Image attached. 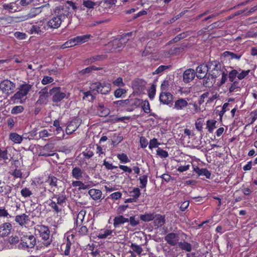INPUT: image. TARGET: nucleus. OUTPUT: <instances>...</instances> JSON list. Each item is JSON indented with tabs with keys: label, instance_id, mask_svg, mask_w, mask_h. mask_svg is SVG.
I'll return each instance as SVG.
<instances>
[{
	"label": "nucleus",
	"instance_id": "f257e3e1",
	"mask_svg": "<svg viewBox=\"0 0 257 257\" xmlns=\"http://www.w3.org/2000/svg\"><path fill=\"white\" fill-rule=\"evenodd\" d=\"M54 16L46 22L48 30L59 28L64 20L69 14V8L59 6L56 7L53 11Z\"/></svg>",
	"mask_w": 257,
	"mask_h": 257
},
{
	"label": "nucleus",
	"instance_id": "f03ea898",
	"mask_svg": "<svg viewBox=\"0 0 257 257\" xmlns=\"http://www.w3.org/2000/svg\"><path fill=\"white\" fill-rule=\"evenodd\" d=\"M90 90L97 93L106 94L111 90V85L109 83L103 82H96L92 83L90 86Z\"/></svg>",
	"mask_w": 257,
	"mask_h": 257
},
{
	"label": "nucleus",
	"instance_id": "7ed1b4c3",
	"mask_svg": "<svg viewBox=\"0 0 257 257\" xmlns=\"http://www.w3.org/2000/svg\"><path fill=\"white\" fill-rule=\"evenodd\" d=\"M21 244L23 249L32 248L36 244V238L30 233L22 234L21 237Z\"/></svg>",
	"mask_w": 257,
	"mask_h": 257
},
{
	"label": "nucleus",
	"instance_id": "20e7f679",
	"mask_svg": "<svg viewBox=\"0 0 257 257\" xmlns=\"http://www.w3.org/2000/svg\"><path fill=\"white\" fill-rule=\"evenodd\" d=\"M47 30H48V28L46 22L45 20H42L33 25L30 29V32L31 34L42 35Z\"/></svg>",
	"mask_w": 257,
	"mask_h": 257
},
{
	"label": "nucleus",
	"instance_id": "39448f33",
	"mask_svg": "<svg viewBox=\"0 0 257 257\" xmlns=\"http://www.w3.org/2000/svg\"><path fill=\"white\" fill-rule=\"evenodd\" d=\"M50 95L52 96V101L54 102H60L64 98H68L69 97V93L67 95L61 91L60 87H54L50 89Z\"/></svg>",
	"mask_w": 257,
	"mask_h": 257
},
{
	"label": "nucleus",
	"instance_id": "423d86ee",
	"mask_svg": "<svg viewBox=\"0 0 257 257\" xmlns=\"http://www.w3.org/2000/svg\"><path fill=\"white\" fill-rule=\"evenodd\" d=\"M71 176L75 180H83L89 179V176L86 174L84 170L79 167H73L71 173Z\"/></svg>",
	"mask_w": 257,
	"mask_h": 257
},
{
	"label": "nucleus",
	"instance_id": "0eeeda50",
	"mask_svg": "<svg viewBox=\"0 0 257 257\" xmlns=\"http://www.w3.org/2000/svg\"><path fill=\"white\" fill-rule=\"evenodd\" d=\"M15 86L14 83L8 79L2 81L0 83V89L3 93L6 94L12 93L14 91Z\"/></svg>",
	"mask_w": 257,
	"mask_h": 257
},
{
	"label": "nucleus",
	"instance_id": "6e6552de",
	"mask_svg": "<svg viewBox=\"0 0 257 257\" xmlns=\"http://www.w3.org/2000/svg\"><path fill=\"white\" fill-rule=\"evenodd\" d=\"M35 230L39 233L40 236L44 240H48L49 239L50 230L47 226L43 225H37L35 227Z\"/></svg>",
	"mask_w": 257,
	"mask_h": 257
},
{
	"label": "nucleus",
	"instance_id": "1a4fd4ad",
	"mask_svg": "<svg viewBox=\"0 0 257 257\" xmlns=\"http://www.w3.org/2000/svg\"><path fill=\"white\" fill-rule=\"evenodd\" d=\"M164 239L170 245L175 246L179 242V236L178 233L171 232L165 236Z\"/></svg>",
	"mask_w": 257,
	"mask_h": 257
},
{
	"label": "nucleus",
	"instance_id": "9d476101",
	"mask_svg": "<svg viewBox=\"0 0 257 257\" xmlns=\"http://www.w3.org/2000/svg\"><path fill=\"white\" fill-rule=\"evenodd\" d=\"M159 99L161 102L169 105H173V96L168 92H162L160 94Z\"/></svg>",
	"mask_w": 257,
	"mask_h": 257
},
{
	"label": "nucleus",
	"instance_id": "9b49d317",
	"mask_svg": "<svg viewBox=\"0 0 257 257\" xmlns=\"http://www.w3.org/2000/svg\"><path fill=\"white\" fill-rule=\"evenodd\" d=\"M80 124V120L78 118H75L72 120L68 124L66 128V133L67 134H71L75 132L79 126Z\"/></svg>",
	"mask_w": 257,
	"mask_h": 257
},
{
	"label": "nucleus",
	"instance_id": "f8f14e48",
	"mask_svg": "<svg viewBox=\"0 0 257 257\" xmlns=\"http://www.w3.org/2000/svg\"><path fill=\"white\" fill-rule=\"evenodd\" d=\"M196 71V75L198 78L202 79V78L205 77L207 73L209 72L207 64H200L197 67Z\"/></svg>",
	"mask_w": 257,
	"mask_h": 257
},
{
	"label": "nucleus",
	"instance_id": "ddd939ff",
	"mask_svg": "<svg viewBox=\"0 0 257 257\" xmlns=\"http://www.w3.org/2000/svg\"><path fill=\"white\" fill-rule=\"evenodd\" d=\"M188 105V102L186 99L179 98L175 101L173 108L177 110H183L187 108Z\"/></svg>",
	"mask_w": 257,
	"mask_h": 257
},
{
	"label": "nucleus",
	"instance_id": "4468645a",
	"mask_svg": "<svg viewBox=\"0 0 257 257\" xmlns=\"http://www.w3.org/2000/svg\"><path fill=\"white\" fill-rule=\"evenodd\" d=\"M196 75L195 71L194 69L189 68L186 70L183 74V80L185 83H189L192 81Z\"/></svg>",
	"mask_w": 257,
	"mask_h": 257
},
{
	"label": "nucleus",
	"instance_id": "2eb2a0df",
	"mask_svg": "<svg viewBox=\"0 0 257 257\" xmlns=\"http://www.w3.org/2000/svg\"><path fill=\"white\" fill-rule=\"evenodd\" d=\"M39 98L37 101L38 104H42L46 102L47 98L50 95V90L49 91H48L47 87H45L42 89L39 92Z\"/></svg>",
	"mask_w": 257,
	"mask_h": 257
},
{
	"label": "nucleus",
	"instance_id": "dca6fc26",
	"mask_svg": "<svg viewBox=\"0 0 257 257\" xmlns=\"http://www.w3.org/2000/svg\"><path fill=\"white\" fill-rule=\"evenodd\" d=\"M12 225L10 222H5L0 225V237L8 236L11 232Z\"/></svg>",
	"mask_w": 257,
	"mask_h": 257
},
{
	"label": "nucleus",
	"instance_id": "f3484780",
	"mask_svg": "<svg viewBox=\"0 0 257 257\" xmlns=\"http://www.w3.org/2000/svg\"><path fill=\"white\" fill-rule=\"evenodd\" d=\"M15 221L20 226H24L28 223L29 217L25 213L18 215L15 216Z\"/></svg>",
	"mask_w": 257,
	"mask_h": 257
},
{
	"label": "nucleus",
	"instance_id": "a211bd4d",
	"mask_svg": "<svg viewBox=\"0 0 257 257\" xmlns=\"http://www.w3.org/2000/svg\"><path fill=\"white\" fill-rule=\"evenodd\" d=\"M114 233L115 234V232L113 230L110 229L108 228H104L99 230L97 232V236L100 239L106 238L109 235L113 236L112 233Z\"/></svg>",
	"mask_w": 257,
	"mask_h": 257
},
{
	"label": "nucleus",
	"instance_id": "6ab92c4d",
	"mask_svg": "<svg viewBox=\"0 0 257 257\" xmlns=\"http://www.w3.org/2000/svg\"><path fill=\"white\" fill-rule=\"evenodd\" d=\"M132 34L133 32H130L123 35L119 40H115L113 41V44L114 45H116L118 48L122 47L123 45L129 40L128 37Z\"/></svg>",
	"mask_w": 257,
	"mask_h": 257
},
{
	"label": "nucleus",
	"instance_id": "aec40b11",
	"mask_svg": "<svg viewBox=\"0 0 257 257\" xmlns=\"http://www.w3.org/2000/svg\"><path fill=\"white\" fill-rule=\"evenodd\" d=\"M45 7L49 8V4L48 3L39 7L32 8L28 14V17L30 18H33L36 17L40 14L42 12V9Z\"/></svg>",
	"mask_w": 257,
	"mask_h": 257
},
{
	"label": "nucleus",
	"instance_id": "412c9836",
	"mask_svg": "<svg viewBox=\"0 0 257 257\" xmlns=\"http://www.w3.org/2000/svg\"><path fill=\"white\" fill-rule=\"evenodd\" d=\"M227 83V88L228 89L229 93L239 92L240 90V84L238 81L230 82Z\"/></svg>",
	"mask_w": 257,
	"mask_h": 257
},
{
	"label": "nucleus",
	"instance_id": "4be33fe9",
	"mask_svg": "<svg viewBox=\"0 0 257 257\" xmlns=\"http://www.w3.org/2000/svg\"><path fill=\"white\" fill-rule=\"evenodd\" d=\"M154 226L157 228L162 227L165 223V216L161 214L154 215Z\"/></svg>",
	"mask_w": 257,
	"mask_h": 257
},
{
	"label": "nucleus",
	"instance_id": "5701e85b",
	"mask_svg": "<svg viewBox=\"0 0 257 257\" xmlns=\"http://www.w3.org/2000/svg\"><path fill=\"white\" fill-rule=\"evenodd\" d=\"M207 64L209 72L215 70L221 69L222 67V64L216 60H210Z\"/></svg>",
	"mask_w": 257,
	"mask_h": 257
},
{
	"label": "nucleus",
	"instance_id": "b1692460",
	"mask_svg": "<svg viewBox=\"0 0 257 257\" xmlns=\"http://www.w3.org/2000/svg\"><path fill=\"white\" fill-rule=\"evenodd\" d=\"M194 171L197 173L199 176H204L207 179H209L211 177V174L207 169L199 168L196 166L194 168Z\"/></svg>",
	"mask_w": 257,
	"mask_h": 257
},
{
	"label": "nucleus",
	"instance_id": "393cba45",
	"mask_svg": "<svg viewBox=\"0 0 257 257\" xmlns=\"http://www.w3.org/2000/svg\"><path fill=\"white\" fill-rule=\"evenodd\" d=\"M128 222V218H125L122 215H119L114 217L113 219V226L115 228H116L120 225Z\"/></svg>",
	"mask_w": 257,
	"mask_h": 257
},
{
	"label": "nucleus",
	"instance_id": "a878e982",
	"mask_svg": "<svg viewBox=\"0 0 257 257\" xmlns=\"http://www.w3.org/2000/svg\"><path fill=\"white\" fill-rule=\"evenodd\" d=\"M88 194L94 200L100 199L102 196L101 190L96 189H91L88 191Z\"/></svg>",
	"mask_w": 257,
	"mask_h": 257
},
{
	"label": "nucleus",
	"instance_id": "bb28decb",
	"mask_svg": "<svg viewBox=\"0 0 257 257\" xmlns=\"http://www.w3.org/2000/svg\"><path fill=\"white\" fill-rule=\"evenodd\" d=\"M127 106H131L133 109L139 107L142 104V100L138 98L127 99Z\"/></svg>",
	"mask_w": 257,
	"mask_h": 257
},
{
	"label": "nucleus",
	"instance_id": "cd10ccee",
	"mask_svg": "<svg viewBox=\"0 0 257 257\" xmlns=\"http://www.w3.org/2000/svg\"><path fill=\"white\" fill-rule=\"evenodd\" d=\"M25 96H26V95L23 94L21 91L19 90V91L17 92L12 97V100L15 102H20L22 103L23 102V100H25L24 97Z\"/></svg>",
	"mask_w": 257,
	"mask_h": 257
},
{
	"label": "nucleus",
	"instance_id": "c85d7f7f",
	"mask_svg": "<svg viewBox=\"0 0 257 257\" xmlns=\"http://www.w3.org/2000/svg\"><path fill=\"white\" fill-rule=\"evenodd\" d=\"M225 57H230L231 59L239 60L242 56V53H235L230 51H225L223 53Z\"/></svg>",
	"mask_w": 257,
	"mask_h": 257
},
{
	"label": "nucleus",
	"instance_id": "c756f323",
	"mask_svg": "<svg viewBox=\"0 0 257 257\" xmlns=\"http://www.w3.org/2000/svg\"><path fill=\"white\" fill-rule=\"evenodd\" d=\"M203 79V84L204 86L210 87L213 85L215 81L208 74V76L206 75L205 77L202 78Z\"/></svg>",
	"mask_w": 257,
	"mask_h": 257
},
{
	"label": "nucleus",
	"instance_id": "7c9ffc66",
	"mask_svg": "<svg viewBox=\"0 0 257 257\" xmlns=\"http://www.w3.org/2000/svg\"><path fill=\"white\" fill-rule=\"evenodd\" d=\"M54 198L57 199V204L60 206H62L63 204L66 203L67 200V197L64 194H60L58 195L54 194L52 198Z\"/></svg>",
	"mask_w": 257,
	"mask_h": 257
},
{
	"label": "nucleus",
	"instance_id": "2f4dec72",
	"mask_svg": "<svg viewBox=\"0 0 257 257\" xmlns=\"http://www.w3.org/2000/svg\"><path fill=\"white\" fill-rule=\"evenodd\" d=\"M90 35L86 34L82 36H79L74 37L76 40L77 45L83 44L89 40L90 37Z\"/></svg>",
	"mask_w": 257,
	"mask_h": 257
},
{
	"label": "nucleus",
	"instance_id": "473e14b6",
	"mask_svg": "<svg viewBox=\"0 0 257 257\" xmlns=\"http://www.w3.org/2000/svg\"><path fill=\"white\" fill-rule=\"evenodd\" d=\"M32 86V84L25 83L20 86L19 90L26 96L31 90Z\"/></svg>",
	"mask_w": 257,
	"mask_h": 257
},
{
	"label": "nucleus",
	"instance_id": "72a5a7b5",
	"mask_svg": "<svg viewBox=\"0 0 257 257\" xmlns=\"http://www.w3.org/2000/svg\"><path fill=\"white\" fill-rule=\"evenodd\" d=\"M99 68H97L94 66H89L79 72L80 75H85L87 76L91 73L93 71L99 70Z\"/></svg>",
	"mask_w": 257,
	"mask_h": 257
},
{
	"label": "nucleus",
	"instance_id": "f704fd0d",
	"mask_svg": "<svg viewBox=\"0 0 257 257\" xmlns=\"http://www.w3.org/2000/svg\"><path fill=\"white\" fill-rule=\"evenodd\" d=\"M179 247L183 250L190 252L192 250V245L190 243L185 242L181 241L178 243Z\"/></svg>",
	"mask_w": 257,
	"mask_h": 257
},
{
	"label": "nucleus",
	"instance_id": "c9c22d12",
	"mask_svg": "<svg viewBox=\"0 0 257 257\" xmlns=\"http://www.w3.org/2000/svg\"><path fill=\"white\" fill-rule=\"evenodd\" d=\"M49 149V145H45L44 147L41 150L39 153V156H44L45 157L52 156L54 155V153H51V152H48V150Z\"/></svg>",
	"mask_w": 257,
	"mask_h": 257
},
{
	"label": "nucleus",
	"instance_id": "e433bc0d",
	"mask_svg": "<svg viewBox=\"0 0 257 257\" xmlns=\"http://www.w3.org/2000/svg\"><path fill=\"white\" fill-rule=\"evenodd\" d=\"M217 121L213 119L208 120L206 123V128L208 130V131L212 133H213L214 130L216 128V124Z\"/></svg>",
	"mask_w": 257,
	"mask_h": 257
},
{
	"label": "nucleus",
	"instance_id": "4c0bfd02",
	"mask_svg": "<svg viewBox=\"0 0 257 257\" xmlns=\"http://www.w3.org/2000/svg\"><path fill=\"white\" fill-rule=\"evenodd\" d=\"M141 195L140 190L139 188L135 187L132 190L129 191V196L135 200L138 199Z\"/></svg>",
	"mask_w": 257,
	"mask_h": 257
},
{
	"label": "nucleus",
	"instance_id": "58836bf2",
	"mask_svg": "<svg viewBox=\"0 0 257 257\" xmlns=\"http://www.w3.org/2000/svg\"><path fill=\"white\" fill-rule=\"evenodd\" d=\"M9 160L8 156V151L7 150H2L0 149V165H3L7 163V160Z\"/></svg>",
	"mask_w": 257,
	"mask_h": 257
},
{
	"label": "nucleus",
	"instance_id": "ea45409f",
	"mask_svg": "<svg viewBox=\"0 0 257 257\" xmlns=\"http://www.w3.org/2000/svg\"><path fill=\"white\" fill-rule=\"evenodd\" d=\"M10 139L15 143L19 144L22 141V137L17 133H11L9 137Z\"/></svg>",
	"mask_w": 257,
	"mask_h": 257
},
{
	"label": "nucleus",
	"instance_id": "a19ab883",
	"mask_svg": "<svg viewBox=\"0 0 257 257\" xmlns=\"http://www.w3.org/2000/svg\"><path fill=\"white\" fill-rule=\"evenodd\" d=\"M58 179L55 176H49L46 182L49 184L51 188L53 187H56L57 186V183Z\"/></svg>",
	"mask_w": 257,
	"mask_h": 257
},
{
	"label": "nucleus",
	"instance_id": "79ce46f5",
	"mask_svg": "<svg viewBox=\"0 0 257 257\" xmlns=\"http://www.w3.org/2000/svg\"><path fill=\"white\" fill-rule=\"evenodd\" d=\"M83 6L85 8L89 9H94L96 6H98L97 3L91 1L90 0H83Z\"/></svg>",
	"mask_w": 257,
	"mask_h": 257
},
{
	"label": "nucleus",
	"instance_id": "37998d69",
	"mask_svg": "<svg viewBox=\"0 0 257 257\" xmlns=\"http://www.w3.org/2000/svg\"><path fill=\"white\" fill-rule=\"evenodd\" d=\"M238 73V70L232 69L228 72V78L230 82L238 81L235 80L236 78H237V74Z\"/></svg>",
	"mask_w": 257,
	"mask_h": 257
},
{
	"label": "nucleus",
	"instance_id": "c03bdc74",
	"mask_svg": "<svg viewBox=\"0 0 257 257\" xmlns=\"http://www.w3.org/2000/svg\"><path fill=\"white\" fill-rule=\"evenodd\" d=\"M81 224L76 225V230L78 233L82 235H86L88 233V228L85 225L81 226Z\"/></svg>",
	"mask_w": 257,
	"mask_h": 257
},
{
	"label": "nucleus",
	"instance_id": "a18cd8bd",
	"mask_svg": "<svg viewBox=\"0 0 257 257\" xmlns=\"http://www.w3.org/2000/svg\"><path fill=\"white\" fill-rule=\"evenodd\" d=\"M140 218L143 221L149 222L154 219V214L153 213H146L142 214L140 216Z\"/></svg>",
	"mask_w": 257,
	"mask_h": 257
},
{
	"label": "nucleus",
	"instance_id": "49530a36",
	"mask_svg": "<svg viewBox=\"0 0 257 257\" xmlns=\"http://www.w3.org/2000/svg\"><path fill=\"white\" fill-rule=\"evenodd\" d=\"M139 180L140 183V187L142 189L145 188L148 183V175H144L140 176L139 178Z\"/></svg>",
	"mask_w": 257,
	"mask_h": 257
},
{
	"label": "nucleus",
	"instance_id": "de8ad7c7",
	"mask_svg": "<svg viewBox=\"0 0 257 257\" xmlns=\"http://www.w3.org/2000/svg\"><path fill=\"white\" fill-rule=\"evenodd\" d=\"M49 206L51 207L52 209H53L54 211L56 213H58L61 210V208L59 207L60 205L57 204V202L55 201L50 200L48 203Z\"/></svg>",
	"mask_w": 257,
	"mask_h": 257
},
{
	"label": "nucleus",
	"instance_id": "09e8293b",
	"mask_svg": "<svg viewBox=\"0 0 257 257\" xmlns=\"http://www.w3.org/2000/svg\"><path fill=\"white\" fill-rule=\"evenodd\" d=\"M238 73L237 74L238 80H242L248 75L250 71V70H243L239 68L238 70Z\"/></svg>",
	"mask_w": 257,
	"mask_h": 257
},
{
	"label": "nucleus",
	"instance_id": "8fccbe9b",
	"mask_svg": "<svg viewBox=\"0 0 257 257\" xmlns=\"http://www.w3.org/2000/svg\"><path fill=\"white\" fill-rule=\"evenodd\" d=\"M86 212L84 210H81L77 214L76 218V225L81 224L84 220Z\"/></svg>",
	"mask_w": 257,
	"mask_h": 257
},
{
	"label": "nucleus",
	"instance_id": "3c124183",
	"mask_svg": "<svg viewBox=\"0 0 257 257\" xmlns=\"http://www.w3.org/2000/svg\"><path fill=\"white\" fill-rule=\"evenodd\" d=\"M116 156L121 163H127L130 162L127 156L124 153L118 154Z\"/></svg>",
	"mask_w": 257,
	"mask_h": 257
},
{
	"label": "nucleus",
	"instance_id": "603ef678",
	"mask_svg": "<svg viewBox=\"0 0 257 257\" xmlns=\"http://www.w3.org/2000/svg\"><path fill=\"white\" fill-rule=\"evenodd\" d=\"M130 247L133 250V252H136L139 255H140L143 251L142 247L140 245L135 243H131Z\"/></svg>",
	"mask_w": 257,
	"mask_h": 257
},
{
	"label": "nucleus",
	"instance_id": "864d4df0",
	"mask_svg": "<svg viewBox=\"0 0 257 257\" xmlns=\"http://www.w3.org/2000/svg\"><path fill=\"white\" fill-rule=\"evenodd\" d=\"M223 71L221 68L209 72L208 74L215 81V79L217 77L219 76L223 73Z\"/></svg>",
	"mask_w": 257,
	"mask_h": 257
},
{
	"label": "nucleus",
	"instance_id": "5fc2aeb1",
	"mask_svg": "<svg viewBox=\"0 0 257 257\" xmlns=\"http://www.w3.org/2000/svg\"><path fill=\"white\" fill-rule=\"evenodd\" d=\"M21 194L23 197L27 198L30 197L32 194V192L29 188L25 187L21 190Z\"/></svg>",
	"mask_w": 257,
	"mask_h": 257
},
{
	"label": "nucleus",
	"instance_id": "6e6d98bb",
	"mask_svg": "<svg viewBox=\"0 0 257 257\" xmlns=\"http://www.w3.org/2000/svg\"><path fill=\"white\" fill-rule=\"evenodd\" d=\"M126 91L124 89L118 88L114 92V95L116 98L121 97L123 94L126 93Z\"/></svg>",
	"mask_w": 257,
	"mask_h": 257
},
{
	"label": "nucleus",
	"instance_id": "4d7b16f0",
	"mask_svg": "<svg viewBox=\"0 0 257 257\" xmlns=\"http://www.w3.org/2000/svg\"><path fill=\"white\" fill-rule=\"evenodd\" d=\"M128 222H130V224L132 226L135 227L140 223V220L133 216H131L130 218H128Z\"/></svg>",
	"mask_w": 257,
	"mask_h": 257
},
{
	"label": "nucleus",
	"instance_id": "13d9d810",
	"mask_svg": "<svg viewBox=\"0 0 257 257\" xmlns=\"http://www.w3.org/2000/svg\"><path fill=\"white\" fill-rule=\"evenodd\" d=\"M160 145L156 138H154L150 141L149 148L152 150L153 148L158 147Z\"/></svg>",
	"mask_w": 257,
	"mask_h": 257
},
{
	"label": "nucleus",
	"instance_id": "bf43d9fd",
	"mask_svg": "<svg viewBox=\"0 0 257 257\" xmlns=\"http://www.w3.org/2000/svg\"><path fill=\"white\" fill-rule=\"evenodd\" d=\"M157 155L162 158H166L168 157V152L160 148H158L157 150Z\"/></svg>",
	"mask_w": 257,
	"mask_h": 257
},
{
	"label": "nucleus",
	"instance_id": "052dcab7",
	"mask_svg": "<svg viewBox=\"0 0 257 257\" xmlns=\"http://www.w3.org/2000/svg\"><path fill=\"white\" fill-rule=\"evenodd\" d=\"M112 83L114 86L117 87H123L124 86V83L121 77H118L113 81Z\"/></svg>",
	"mask_w": 257,
	"mask_h": 257
},
{
	"label": "nucleus",
	"instance_id": "680f3d73",
	"mask_svg": "<svg viewBox=\"0 0 257 257\" xmlns=\"http://www.w3.org/2000/svg\"><path fill=\"white\" fill-rule=\"evenodd\" d=\"M54 79L52 77L45 76L42 79L41 83L43 85H47L48 84L52 83Z\"/></svg>",
	"mask_w": 257,
	"mask_h": 257
},
{
	"label": "nucleus",
	"instance_id": "e2e57ef3",
	"mask_svg": "<svg viewBox=\"0 0 257 257\" xmlns=\"http://www.w3.org/2000/svg\"><path fill=\"white\" fill-rule=\"evenodd\" d=\"M84 96L83 99H87L88 101H92L94 99V96L90 91L82 92Z\"/></svg>",
	"mask_w": 257,
	"mask_h": 257
},
{
	"label": "nucleus",
	"instance_id": "0e129e2a",
	"mask_svg": "<svg viewBox=\"0 0 257 257\" xmlns=\"http://www.w3.org/2000/svg\"><path fill=\"white\" fill-rule=\"evenodd\" d=\"M23 110L24 107L22 106H16L12 108L11 113L16 114L22 112Z\"/></svg>",
	"mask_w": 257,
	"mask_h": 257
},
{
	"label": "nucleus",
	"instance_id": "69168bd1",
	"mask_svg": "<svg viewBox=\"0 0 257 257\" xmlns=\"http://www.w3.org/2000/svg\"><path fill=\"white\" fill-rule=\"evenodd\" d=\"M169 66L161 65L153 72V74H161L164 70L169 68Z\"/></svg>",
	"mask_w": 257,
	"mask_h": 257
},
{
	"label": "nucleus",
	"instance_id": "338daca9",
	"mask_svg": "<svg viewBox=\"0 0 257 257\" xmlns=\"http://www.w3.org/2000/svg\"><path fill=\"white\" fill-rule=\"evenodd\" d=\"M187 35H188V34L186 32H184V33H181V34H179L178 35H177L176 37H175L172 40V41H173V42H174V43L177 42L179 41H180V40L186 38Z\"/></svg>",
	"mask_w": 257,
	"mask_h": 257
},
{
	"label": "nucleus",
	"instance_id": "774afa93",
	"mask_svg": "<svg viewBox=\"0 0 257 257\" xmlns=\"http://www.w3.org/2000/svg\"><path fill=\"white\" fill-rule=\"evenodd\" d=\"M3 8L4 10H8L11 12H16V9H14L13 5L12 3L10 4H4L3 5Z\"/></svg>",
	"mask_w": 257,
	"mask_h": 257
}]
</instances>
